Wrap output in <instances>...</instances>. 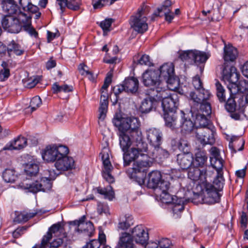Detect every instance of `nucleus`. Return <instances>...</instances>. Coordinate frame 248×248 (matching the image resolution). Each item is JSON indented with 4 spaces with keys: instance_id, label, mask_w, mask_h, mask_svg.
<instances>
[{
    "instance_id": "obj_1",
    "label": "nucleus",
    "mask_w": 248,
    "mask_h": 248,
    "mask_svg": "<svg viewBox=\"0 0 248 248\" xmlns=\"http://www.w3.org/2000/svg\"><path fill=\"white\" fill-rule=\"evenodd\" d=\"M141 146L138 145L137 148H132L130 152L124 155V166H129L134 161L133 168L135 171L145 172L152 165L153 160L152 157L145 154L148 150L146 143H142Z\"/></svg>"
},
{
    "instance_id": "obj_2",
    "label": "nucleus",
    "mask_w": 248,
    "mask_h": 248,
    "mask_svg": "<svg viewBox=\"0 0 248 248\" xmlns=\"http://www.w3.org/2000/svg\"><path fill=\"white\" fill-rule=\"evenodd\" d=\"M228 88L230 92V97L226 102L225 108L230 113L232 118L239 120L245 111L246 102L244 96L240 93L239 85L236 83H229Z\"/></svg>"
},
{
    "instance_id": "obj_3",
    "label": "nucleus",
    "mask_w": 248,
    "mask_h": 248,
    "mask_svg": "<svg viewBox=\"0 0 248 248\" xmlns=\"http://www.w3.org/2000/svg\"><path fill=\"white\" fill-rule=\"evenodd\" d=\"M156 97L158 105L161 102V107L164 112L175 111L179 105V97L176 93H170V90L165 87L157 88Z\"/></svg>"
},
{
    "instance_id": "obj_4",
    "label": "nucleus",
    "mask_w": 248,
    "mask_h": 248,
    "mask_svg": "<svg viewBox=\"0 0 248 248\" xmlns=\"http://www.w3.org/2000/svg\"><path fill=\"white\" fill-rule=\"evenodd\" d=\"M48 178L42 177L39 180H37L33 182H28V179L24 180L19 184V186L23 189H28L29 191L36 193L39 191L47 192L52 187V180H54L58 174L54 170H48Z\"/></svg>"
},
{
    "instance_id": "obj_5",
    "label": "nucleus",
    "mask_w": 248,
    "mask_h": 248,
    "mask_svg": "<svg viewBox=\"0 0 248 248\" xmlns=\"http://www.w3.org/2000/svg\"><path fill=\"white\" fill-rule=\"evenodd\" d=\"M189 95L190 99L193 103L191 111H195V109L203 108L205 109V114H211L212 109L209 100L212 95L209 91L202 88L198 91L191 92Z\"/></svg>"
},
{
    "instance_id": "obj_6",
    "label": "nucleus",
    "mask_w": 248,
    "mask_h": 248,
    "mask_svg": "<svg viewBox=\"0 0 248 248\" xmlns=\"http://www.w3.org/2000/svg\"><path fill=\"white\" fill-rule=\"evenodd\" d=\"M205 109L201 108L195 109V111H191L193 117H195V124L196 126V134L199 136H202L203 134L206 133L210 136L209 142H213L212 129L214 128V125L207 118L210 115L205 113Z\"/></svg>"
},
{
    "instance_id": "obj_7",
    "label": "nucleus",
    "mask_w": 248,
    "mask_h": 248,
    "mask_svg": "<svg viewBox=\"0 0 248 248\" xmlns=\"http://www.w3.org/2000/svg\"><path fill=\"white\" fill-rule=\"evenodd\" d=\"M69 153L68 147L61 144L47 146L42 153L43 159L46 162H56Z\"/></svg>"
},
{
    "instance_id": "obj_8",
    "label": "nucleus",
    "mask_w": 248,
    "mask_h": 248,
    "mask_svg": "<svg viewBox=\"0 0 248 248\" xmlns=\"http://www.w3.org/2000/svg\"><path fill=\"white\" fill-rule=\"evenodd\" d=\"M141 82L144 86L149 87H154L153 91L157 93L158 87H165L163 86V81L159 78V71L158 70L148 69L142 75Z\"/></svg>"
},
{
    "instance_id": "obj_9",
    "label": "nucleus",
    "mask_w": 248,
    "mask_h": 248,
    "mask_svg": "<svg viewBox=\"0 0 248 248\" xmlns=\"http://www.w3.org/2000/svg\"><path fill=\"white\" fill-rule=\"evenodd\" d=\"M148 177L147 186L149 188L153 189L155 192L161 189H163V191H164L170 185L169 182L162 179L161 172L157 170L150 172Z\"/></svg>"
},
{
    "instance_id": "obj_10",
    "label": "nucleus",
    "mask_w": 248,
    "mask_h": 248,
    "mask_svg": "<svg viewBox=\"0 0 248 248\" xmlns=\"http://www.w3.org/2000/svg\"><path fill=\"white\" fill-rule=\"evenodd\" d=\"M142 8L139 9L135 15L130 17V24L132 29L139 33L142 34L148 28L147 17L143 16Z\"/></svg>"
},
{
    "instance_id": "obj_11",
    "label": "nucleus",
    "mask_w": 248,
    "mask_h": 248,
    "mask_svg": "<svg viewBox=\"0 0 248 248\" xmlns=\"http://www.w3.org/2000/svg\"><path fill=\"white\" fill-rule=\"evenodd\" d=\"M100 155L104 166V170L102 172L103 177L108 183H112L114 182V178L111 174L113 167L109 160V149L108 147H104Z\"/></svg>"
},
{
    "instance_id": "obj_12",
    "label": "nucleus",
    "mask_w": 248,
    "mask_h": 248,
    "mask_svg": "<svg viewBox=\"0 0 248 248\" xmlns=\"http://www.w3.org/2000/svg\"><path fill=\"white\" fill-rule=\"evenodd\" d=\"M3 29L8 32L17 33L21 31V25L16 20V16L6 15L1 20Z\"/></svg>"
},
{
    "instance_id": "obj_13",
    "label": "nucleus",
    "mask_w": 248,
    "mask_h": 248,
    "mask_svg": "<svg viewBox=\"0 0 248 248\" xmlns=\"http://www.w3.org/2000/svg\"><path fill=\"white\" fill-rule=\"evenodd\" d=\"M130 234L136 243L142 245L146 244L149 239L148 232L141 225H137L133 228Z\"/></svg>"
},
{
    "instance_id": "obj_14",
    "label": "nucleus",
    "mask_w": 248,
    "mask_h": 248,
    "mask_svg": "<svg viewBox=\"0 0 248 248\" xmlns=\"http://www.w3.org/2000/svg\"><path fill=\"white\" fill-rule=\"evenodd\" d=\"M134 142L136 143V146L137 147L138 145H140V147H141L142 146L141 143H144V142H142V141H137L136 140L133 139L129 133L124 132L120 133L119 143L120 147L124 152L123 155L125 153H128L130 152V149H128L132 145V143Z\"/></svg>"
},
{
    "instance_id": "obj_15",
    "label": "nucleus",
    "mask_w": 248,
    "mask_h": 248,
    "mask_svg": "<svg viewBox=\"0 0 248 248\" xmlns=\"http://www.w3.org/2000/svg\"><path fill=\"white\" fill-rule=\"evenodd\" d=\"M158 106V102L156 93L144 99L139 108L141 113H148L153 110H155Z\"/></svg>"
},
{
    "instance_id": "obj_16",
    "label": "nucleus",
    "mask_w": 248,
    "mask_h": 248,
    "mask_svg": "<svg viewBox=\"0 0 248 248\" xmlns=\"http://www.w3.org/2000/svg\"><path fill=\"white\" fill-rule=\"evenodd\" d=\"M128 125V133L137 141H142V135L140 129V123L139 119L132 117V120Z\"/></svg>"
},
{
    "instance_id": "obj_17",
    "label": "nucleus",
    "mask_w": 248,
    "mask_h": 248,
    "mask_svg": "<svg viewBox=\"0 0 248 248\" xmlns=\"http://www.w3.org/2000/svg\"><path fill=\"white\" fill-rule=\"evenodd\" d=\"M146 136L148 141L152 146H160L162 143L163 134L159 129L150 128L146 131Z\"/></svg>"
},
{
    "instance_id": "obj_18",
    "label": "nucleus",
    "mask_w": 248,
    "mask_h": 248,
    "mask_svg": "<svg viewBox=\"0 0 248 248\" xmlns=\"http://www.w3.org/2000/svg\"><path fill=\"white\" fill-rule=\"evenodd\" d=\"M206 170H201L194 166L190 168L188 172V177L193 181H198L200 184L206 183Z\"/></svg>"
},
{
    "instance_id": "obj_19",
    "label": "nucleus",
    "mask_w": 248,
    "mask_h": 248,
    "mask_svg": "<svg viewBox=\"0 0 248 248\" xmlns=\"http://www.w3.org/2000/svg\"><path fill=\"white\" fill-rule=\"evenodd\" d=\"M132 117H122L120 114H116L112 119L113 125L118 128L120 133H128V125Z\"/></svg>"
},
{
    "instance_id": "obj_20",
    "label": "nucleus",
    "mask_w": 248,
    "mask_h": 248,
    "mask_svg": "<svg viewBox=\"0 0 248 248\" xmlns=\"http://www.w3.org/2000/svg\"><path fill=\"white\" fill-rule=\"evenodd\" d=\"M132 117H122L120 114H116L112 119L113 125L118 128L120 133H128V125Z\"/></svg>"
},
{
    "instance_id": "obj_21",
    "label": "nucleus",
    "mask_w": 248,
    "mask_h": 248,
    "mask_svg": "<svg viewBox=\"0 0 248 248\" xmlns=\"http://www.w3.org/2000/svg\"><path fill=\"white\" fill-rule=\"evenodd\" d=\"M55 166L58 170H71L75 168V161L72 157L65 155L55 162Z\"/></svg>"
},
{
    "instance_id": "obj_22",
    "label": "nucleus",
    "mask_w": 248,
    "mask_h": 248,
    "mask_svg": "<svg viewBox=\"0 0 248 248\" xmlns=\"http://www.w3.org/2000/svg\"><path fill=\"white\" fill-rule=\"evenodd\" d=\"M204 188L206 192L205 197L206 202L214 204L219 202L221 195L218 193L219 190L214 189L212 185L209 183H205Z\"/></svg>"
},
{
    "instance_id": "obj_23",
    "label": "nucleus",
    "mask_w": 248,
    "mask_h": 248,
    "mask_svg": "<svg viewBox=\"0 0 248 248\" xmlns=\"http://www.w3.org/2000/svg\"><path fill=\"white\" fill-rule=\"evenodd\" d=\"M239 75L234 66H226L222 72V78L224 82L229 83H237Z\"/></svg>"
},
{
    "instance_id": "obj_24",
    "label": "nucleus",
    "mask_w": 248,
    "mask_h": 248,
    "mask_svg": "<svg viewBox=\"0 0 248 248\" xmlns=\"http://www.w3.org/2000/svg\"><path fill=\"white\" fill-rule=\"evenodd\" d=\"M64 229L62 226L60 222H58L56 224H53L49 229L48 232L45 235L41 241V243L43 242L44 238L46 237L48 238V240L46 241V244L48 245L49 248L50 246L49 245V241L52 238V234H54L55 236H58L61 237H64L65 236V233L63 232Z\"/></svg>"
},
{
    "instance_id": "obj_25",
    "label": "nucleus",
    "mask_w": 248,
    "mask_h": 248,
    "mask_svg": "<svg viewBox=\"0 0 248 248\" xmlns=\"http://www.w3.org/2000/svg\"><path fill=\"white\" fill-rule=\"evenodd\" d=\"M193 156L191 153H181L177 155V162L183 170L189 169L192 165Z\"/></svg>"
},
{
    "instance_id": "obj_26",
    "label": "nucleus",
    "mask_w": 248,
    "mask_h": 248,
    "mask_svg": "<svg viewBox=\"0 0 248 248\" xmlns=\"http://www.w3.org/2000/svg\"><path fill=\"white\" fill-rule=\"evenodd\" d=\"M115 248H135L131 234L127 232L122 233Z\"/></svg>"
},
{
    "instance_id": "obj_27",
    "label": "nucleus",
    "mask_w": 248,
    "mask_h": 248,
    "mask_svg": "<svg viewBox=\"0 0 248 248\" xmlns=\"http://www.w3.org/2000/svg\"><path fill=\"white\" fill-rule=\"evenodd\" d=\"M125 89V92L127 93H136L139 89V80L135 77H128L123 81Z\"/></svg>"
},
{
    "instance_id": "obj_28",
    "label": "nucleus",
    "mask_w": 248,
    "mask_h": 248,
    "mask_svg": "<svg viewBox=\"0 0 248 248\" xmlns=\"http://www.w3.org/2000/svg\"><path fill=\"white\" fill-rule=\"evenodd\" d=\"M107 93L104 90H102L101 95V102L99 108V120L103 121L106 116V113L108 111V101L107 97Z\"/></svg>"
},
{
    "instance_id": "obj_29",
    "label": "nucleus",
    "mask_w": 248,
    "mask_h": 248,
    "mask_svg": "<svg viewBox=\"0 0 248 248\" xmlns=\"http://www.w3.org/2000/svg\"><path fill=\"white\" fill-rule=\"evenodd\" d=\"M245 141L240 137L233 136L232 137L229 146L232 152L235 153L237 151H242L244 149Z\"/></svg>"
},
{
    "instance_id": "obj_30",
    "label": "nucleus",
    "mask_w": 248,
    "mask_h": 248,
    "mask_svg": "<svg viewBox=\"0 0 248 248\" xmlns=\"http://www.w3.org/2000/svg\"><path fill=\"white\" fill-rule=\"evenodd\" d=\"M207 156L204 151H199L193 157L192 166L197 168H203L206 164Z\"/></svg>"
},
{
    "instance_id": "obj_31",
    "label": "nucleus",
    "mask_w": 248,
    "mask_h": 248,
    "mask_svg": "<svg viewBox=\"0 0 248 248\" xmlns=\"http://www.w3.org/2000/svg\"><path fill=\"white\" fill-rule=\"evenodd\" d=\"M159 78L164 80L174 75V67L171 63L163 64L159 70Z\"/></svg>"
},
{
    "instance_id": "obj_32",
    "label": "nucleus",
    "mask_w": 248,
    "mask_h": 248,
    "mask_svg": "<svg viewBox=\"0 0 248 248\" xmlns=\"http://www.w3.org/2000/svg\"><path fill=\"white\" fill-rule=\"evenodd\" d=\"M3 10L7 13V15L16 16L20 9L16 2L13 0H8L3 4Z\"/></svg>"
},
{
    "instance_id": "obj_33",
    "label": "nucleus",
    "mask_w": 248,
    "mask_h": 248,
    "mask_svg": "<svg viewBox=\"0 0 248 248\" xmlns=\"http://www.w3.org/2000/svg\"><path fill=\"white\" fill-rule=\"evenodd\" d=\"M154 147L152 155L153 160L155 159L158 161H162L169 157L170 153L167 150L163 149L160 146Z\"/></svg>"
},
{
    "instance_id": "obj_34",
    "label": "nucleus",
    "mask_w": 248,
    "mask_h": 248,
    "mask_svg": "<svg viewBox=\"0 0 248 248\" xmlns=\"http://www.w3.org/2000/svg\"><path fill=\"white\" fill-rule=\"evenodd\" d=\"M27 142V139L20 136L12 141L9 145H7L5 149L8 150H20L26 146Z\"/></svg>"
},
{
    "instance_id": "obj_35",
    "label": "nucleus",
    "mask_w": 248,
    "mask_h": 248,
    "mask_svg": "<svg viewBox=\"0 0 248 248\" xmlns=\"http://www.w3.org/2000/svg\"><path fill=\"white\" fill-rule=\"evenodd\" d=\"M193 55L192 64L195 63L197 65L205 63L211 56V54L209 52H205L196 50H194Z\"/></svg>"
},
{
    "instance_id": "obj_36",
    "label": "nucleus",
    "mask_w": 248,
    "mask_h": 248,
    "mask_svg": "<svg viewBox=\"0 0 248 248\" xmlns=\"http://www.w3.org/2000/svg\"><path fill=\"white\" fill-rule=\"evenodd\" d=\"M237 49L232 46H225L224 48V59L226 62H233L237 56Z\"/></svg>"
},
{
    "instance_id": "obj_37",
    "label": "nucleus",
    "mask_w": 248,
    "mask_h": 248,
    "mask_svg": "<svg viewBox=\"0 0 248 248\" xmlns=\"http://www.w3.org/2000/svg\"><path fill=\"white\" fill-rule=\"evenodd\" d=\"M85 220L83 219L79 225V228L76 229V230L78 232L85 233L87 236H91L94 232L93 225L92 222H85Z\"/></svg>"
},
{
    "instance_id": "obj_38",
    "label": "nucleus",
    "mask_w": 248,
    "mask_h": 248,
    "mask_svg": "<svg viewBox=\"0 0 248 248\" xmlns=\"http://www.w3.org/2000/svg\"><path fill=\"white\" fill-rule=\"evenodd\" d=\"M170 188V185L168 186L167 189L164 191L163 189L157 191L156 194L159 196L162 202L166 203H175V201L178 199L176 196H172L168 193V190Z\"/></svg>"
},
{
    "instance_id": "obj_39",
    "label": "nucleus",
    "mask_w": 248,
    "mask_h": 248,
    "mask_svg": "<svg viewBox=\"0 0 248 248\" xmlns=\"http://www.w3.org/2000/svg\"><path fill=\"white\" fill-rule=\"evenodd\" d=\"M37 214V212L35 211L29 212L24 211L17 215L14 220L18 223L26 222L35 216Z\"/></svg>"
},
{
    "instance_id": "obj_40",
    "label": "nucleus",
    "mask_w": 248,
    "mask_h": 248,
    "mask_svg": "<svg viewBox=\"0 0 248 248\" xmlns=\"http://www.w3.org/2000/svg\"><path fill=\"white\" fill-rule=\"evenodd\" d=\"M7 51L9 56L12 54L20 56L24 52V49L22 48L21 46L14 41H12L8 44Z\"/></svg>"
},
{
    "instance_id": "obj_41",
    "label": "nucleus",
    "mask_w": 248,
    "mask_h": 248,
    "mask_svg": "<svg viewBox=\"0 0 248 248\" xmlns=\"http://www.w3.org/2000/svg\"><path fill=\"white\" fill-rule=\"evenodd\" d=\"M172 204V211L173 213V216L175 218H178L180 217V214L184 209V201L182 198H178L175 201V203Z\"/></svg>"
},
{
    "instance_id": "obj_42",
    "label": "nucleus",
    "mask_w": 248,
    "mask_h": 248,
    "mask_svg": "<svg viewBox=\"0 0 248 248\" xmlns=\"http://www.w3.org/2000/svg\"><path fill=\"white\" fill-rule=\"evenodd\" d=\"M97 191L98 193L104 195L105 199L109 201L112 200L114 198V191L113 190L112 186L110 185L104 188L98 187L97 188Z\"/></svg>"
},
{
    "instance_id": "obj_43",
    "label": "nucleus",
    "mask_w": 248,
    "mask_h": 248,
    "mask_svg": "<svg viewBox=\"0 0 248 248\" xmlns=\"http://www.w3.org/2000/svg\"><path fill=\"white\" fill-rule=\"evenodd\" d=\"M16 20H18L19 24L21 25V30L31 24V17L26 14L19 11L16 15Z\"/></svg>"
},
{
    "instance_id": "obj_44",
    "label": "nucleus",
    "mask_w": 248,
    "mask_h": 248,
    "mask_svg": "<svg viewBox=\"0 0 248 248\" xmlns=\"http://www.w3.org/2000/svg\"><path fill=\"white\" fill-rule=\"evenodd\" d=\"M179 58L183 62H187L189 64H192L194 57V50H188L186 51L180 50L178 52Z\"/></svg>"
},
{
    "instance_id": "obj_45",
    "label": "nucleus",
    "mask_w": 248,
    "mask_h": 248,
    "mask_svg": "<svg viewBox=\"0 0 248 248\" xmlns=\"http://www.w3.org/2000/svg\"><path fill=\"white\" fill-rule=\"evenodd\" d=\"M51 89L53 93H58L62 92L69 93L73 91V87L67 84L60 86L57 82H55L52 85Z\"/></svg>"
},
{
    "instance_id": "obj_46",
    "label": "nucleus",
    "mask_w": 248,
    "mask_h": 248,
    "mask_svg": "<svg viewBox=\"0 0 248 248\" xmlns=\"http://www.w3.org/2000/svg\"><path fill=\"white\" fill-rule=\"evenodd\" d=\"M39 170V165L37 163L30 162L26 164L25 167V172L27 175L35 176Z\"/></svg>"
},
{
    "instance_id": "obj_47",
    "label": "nucleus",
    "mask_w": 248,
    "mask_h": 248,
    "mask_svg": "<svg viewBox=\"0 0 248 248\" xmlns=\"http://www.w3.org/2000/svg\"><path fill=\"white\" fill-rule=\"evenodd\" d=\"M2 68L0 70V81L6 80L10 76L9 64L8 62L3 61L1 64Z\"/></svg>"
},
{
    "instance_id": "obj_48",
    "label": "nucleus",
    "mask_w": 248,
    "mask_h": 248,
    "mask_svg": "<svg viewBox=\"0 0 248 248\" xmlns=\"http://www.w3.org/2000/svg\"><path fill=\"white\" fill-rule=\"evenodd\" d=\"M2 177L7 183H12L16 177L15 171L13 169H5L2 173Z\"/></svg>"
},
{
    "instance_id": "obj_49",
    "label": "nucleus",
    "mask_w": 248,
    "mask_h": 248,
    "mask_svg": "<svg viewBox=\"0 0 248 248\" xmlns=\"http://www.w3.org/2000/svg\"><path fill=\"white\" fill-rule=\"evenodd\" d=\"M224 179L223 176V173H217L216 178L214 179L212 186L214 189L221 191L223 188Z\"/></svg>"
},
{
    "instance_id": "obj_50",
    "label": "nucleus",
    "mask_w": 248,
    "mask_h": 248,
    "mask_svg": "<svg viewBox=\"0 0 248 248\" xmlns=\"http://www.w3.org/2000/svg\"><path fill=\"white\" fill-rule=\"evenodd\" d=\"M212 129V138H213V142H208V141H209V138H210V137H209V136L210 137V135H209L208 134H206V133H204L203 134V136H199L197 134H196V137L197 138V139L198 140L201 142V144H202V145H206V144H213L214 143H215V137H214V133H215V127L213 128H211Z\"/></svg>"
},
{
    "instance_id": "obj_51",
    "label": "nucleus",
    "mask_w": 248,
    "mask_h": 248,
    "mask_svg": "<svg viewBox=\"0 0 248 248\" xmlns=\"http://www.w3.org/2000/svg\"><path fill=\"white\" fill-rule=\"evenodd\" d=\"M172 3L170 0H166L162 4V6L157 9V12L155 13L154 15L156 16H159V13L163 12L164 14H167L171 11Z\"/></svg>"
},
{
    "instance_id": "obj_52",
    "label": "nucleus",
    "mask_w": 248,
    "mask_h": 248,
    "mask_svg": "<svg viewBox=\"0 0 248 248\" xmlns=\"http://www.w3.org/2000/svg\"><path fill=\"white\" fill-rule=\"evenodd\" d=\"M211 165L217 170V173H222L223 167V160L221 157L216 159H211L210 160Z\"/></svg>"
},
{
    "instance_id": "obj_53",
    "label": "nucleus",
    "mask_w": 248,
    "mask_h": 248,
    "mask_svg": "<svg viewBox=\"0 0 248 248\" xmlns=\"http://www.w3.org/2000/svg\"><path fill=\"white\" fill-rule=\"evenodd\" d=\"M216 87L217 95L219 101L221 102H225L226 101V97L225 95V89L223 87L218 81L216 83Z\"/></svg>"
},
{
    "instance_id": "obj_54",
    "label": "nucleus",
    "mask_w": 248,
    "mask_h": 248,
    "mask_svg": "<svg viewBox=\"0 0 248 248\" xmlns=\"http://www.w3.org/2000/svg\"><path fill=\"white\" fill-rule=\"evenodd\" d=\"M133 224L132 217L129 215H125V220L119 222L118 228L123 230H126Z\"/></svg>"
},
{
    "instance_id": "obj_55",
    "label": "nucleus",
    "mask_w": 248,
    "mask_h": 248,
    "mask_svg": "<svg viewBox=\"0 0 248 248\" xmlns=\"http://www.w3.org/2000/svg\"><path fill=\"white\" fill-rule=\"evenodd\" d=\"M194 125L195 123H193L190 119H185L181 125L182 130L186 133H189L193 129Z\"/></svg>"
},
{
    "instance_id": "obj_56",
    "label": "nucleus",
    "mask_w": 248,
    "mask_h": 248,
    "mask_svg": "<svg viewBox=\"0 0 248 248\" xmlns=\"http://www.w3.org/2000/svg\"><path fill=\"white\" fill-rule=\"evenodd\" d=\"M178 147L179 149L183 153H190L189 152V144L188 141L183 139H181L178 142Z\"/></svg>"
},
{
    "instance_id": "obj_57",
    "label": "nucleus",
    "mask_w": 248,
    "mask_h": 248,
    "mask_svg": "<svg viewBox=\"0 0 248 248\" xmlns=\"http://www.w3.org/2000/svg\"><path fill=\"white\" fill-rule=\"evenodd\" d=\"M157 244L159 248H175L172 244L171 241L166 238L160 239L157 241Z\"/></svg>"
},
{
    "instance_id": "obj_58",
    "label": "nucleus",
    "mask_w": 248,
    "mask_h": 248,
    "mask_svg": "<svg viewBox=\"0 0 248 248\" xmlns=\"http://www.w3.org/2000/svg\"><path fill=\"white\" fill-rule=\"evenodd\" d=\"M42 104V101L40 97L36 96L33 97L30 102V107L31 111L35 110Z\"/></svg>"
},
{
    "instance_id": "obj_59",
    "label": "nucleus",
    "mask_w": 248,
    "mask_h": 248,
    "mask_svg": "<svg viewBox=\"0 0 248 248\" xmlns=\"http://www.w3.org/2000/svg\"><path fill=\"white\" fill-rule=\"evenodd\" d=\"M97 212L99 215L103 214H109V207L107 203L98 202L97 203Z\"/></svg>"
},
{
    "instance_id": "obj_60",
    "label": "nucleus",
    "mask_w": 248,
    "mask_h": 248,
    "mask_svg": "<svg viewBox=\"0 0 248 248\" xmlns=\"http://www.w3.org/2000/svg\"><path fill=\"white\" fill-rule=\"evenodd\" d=\"M163 86H164L165 89H166V84H168V85H170V86L168 87V88L170 89V90H174L176 87H174V88H173L172 87H171V85L173 84H176L177 85V81L176 79L174 78V75L172 76H170V77H169L168 78H166L164 80H163Z\"/></svg>"
},
{
    "instance_id": "obj_61",
    "label": "nucleus",
    "mask_w": 248,
    "mask_h": 248,
    "mask_svg": "<svg viewBox=\"0 0 248 248\" xmlns=\"http://www.w3.org/2000/svg\"><path fill=\"white\" fill-rule=\"evenodd\" d=\"M138 62L141 65H145L149 66L153 65L150 56L146 54L142 55L138 60Z\"/></svg>"
},
{
    "instance_id": "obj_62",
    "label": "nucleus",
    "mask_w": 248,
    "mask_h": 248,
    "mask_svg": "<svg viewBox=\"0 0 248 248\" xmlns=\"http://www.w3.org/2000/svg\"><path fill=\"white\" fill-rule=\"evenodd\" d=\"M168 113L164 112V118L165 121L166 125L168 127H171L175 125V120L172 116L170 115Z\"/></svg>"
},
{
    "instance_id": "obj_63",
    "label": "nucleus",
    "mask_w": 248,
    "mask_h": 248,
    "mask_svg": "<svg viewBox=\"0 0 248 248\" xmlns=\"http://www.w3.org/2000/svg\"><path fill=\"white\" fill-rule=\"evenodd\" d=\"M192 84L197 91L203 88L202 86V82L199 75H196L193 78Z\"/></svg>"
},
{
    "instance_id": "obj_64",
    "label": "nucleus",
    "mask_w": 248,
    "mask_h": 248,
    "mask_svg": "<svg viewBox=\"0 0 248 248\" xmlns=\"http://www.w3.org/2000/svg\"><path fill=\"white\" fill-rule=\"evenodd\" d=\"M240 93L246 94L248 93V81L246 80H241L239 82Z\"/></svg>"
}]
</instances>
